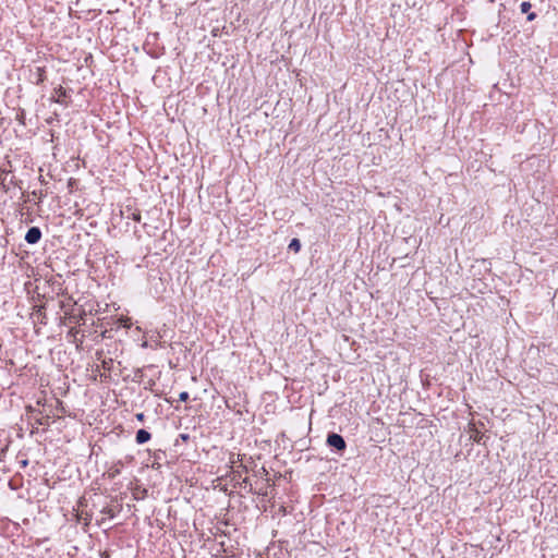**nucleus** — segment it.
<instances>
[{
    "instance_id": "obj_1",
    "label": "nucleus",
    "mask_w": 558,
    "mask_h": 558,
    "mask_svg": "<svg viewBox=\"0 0 558 558\" xmlns=\"http://www.w3.org/2000/svg\"><path fill=\"white\" fill-rule=\"evenodd\" d=\"M326 444L328 447L335 449L340 454H342L347 449V442L344 438L340 434L333 432L327 435Z\"/></svg>"
},
{
    "instance_id": "obj_2",
    "label": "nucleus",
    "mask_w": 558,
    "mask_h": 558,
    "mask_svg": "<svg viewBox=\"0 0 558 558\" xmlns=\"http://www.w3.org/2000/svg\"><path fill=\"white\" fill-rule=\"evenodd\" d=\"M25 241L28 243V244H36L40 241L41 239V230L40 228L38 227H31L26 234H25Z\"/></svg>"
},
{
    "instance_id": "obj_3",
    "label": "nucleus",
    "mask_w": 558,
    "mask_h": 558,
    "mask_svg": "<svg viewBox=\"0 0 558 558\" xmlns=\"http://www.w3.org/2000/svg\"><path fill=\"white\" fill-rule=\"evenodd\" d=\"M54 93L57 95V98L54 99L56 102L61 104L63 106H68V98L70 97L69 90L65 89L62 86H59L54 89Z\"/></svg>"
},
{
    "instance_id": "obj_4",
    "label": "nucleus",
    "mask_w": 558,
    "mask_h": 558,
    "mask_svg": "<svg viewBox=\"0 0 558 558\" xmlns=\"http://www.w3.org/2000/svg\"><path fill=\"white\" fill-rule=\"evenodd\" d=\"M150 438H151V434L146 429L141 428L136 432L135 441L138 445L146 444L147 441L150 440Z\"/></svg>"
},
{
    "instance_id": "obj_5",
    "label": "nucleus",
    "mask_w": 558,
    "mask_h": 558,
    "mask_svg": "<svg viewBox=\"0 0 558 558\" xmlns=\"http://www.w3.org/2000/svg\"><path fill=\"white\" fill-rule=\"evenodd\" d=\"M33 75H34L35 84L40 85L46 80L45 68L38 66Z\"/></svg>"
},
{
    "instance_id": "obj_6",
    "label": "nucleus",
    "mask_w": 558,
    "mask_h": 558,
    "mask_svg": "<svg viewBox=\"0 0 558 558\" xmlns=\"http://www.w3.org/2000/svg\"><path fill=\"white\" fill-rule=\"evenodd\" d=\"M289 250L298 253L301 250V242L299 239L294 238L289 243Z\"/></svg>"
},
{
    "instance_id": "obj_7",
    "label": "nucleus",
    "mask_w": 558,
    "mask_h": 558,
    "mask_svg": "<svg viewBox=\"0 0 558 558\" xmlns=\"http://www.w3.org/2000/svg\"><path fill=\"white\" fill-rule=\"evenodd\" d=\"M112 364H113V360L112 359H108V360H104L101 362V366L105 371H108L110 372L111 371V367H112Z\"/></svg>"
},
{
    "instance_id": "obj_8",
    "label": "nucleus",
    "mask_w": 558,
    "mask_h": 558,
    "mask_svg": "<svg viewBox=\"0 0 558 558\" xmlns=\"http://www.w3.org/2000/svg\"><path fill=\"white\" fill-rule=\"evenodd\" d=\"M532 8V4L529 2V1H523L521 4H520V10L522 13H529V11L531 10Z\"/></svg>"
},
{
    "instance_id": "obj_9",
    "label": "nucleus",
    "mask_w": 558,
    "mask_h": 558,
    "mask_svg": "<svg viewBox=\"0 0 558 558\" xmlns=\"http://www.w3.org/2000/svg\"><path fill=\"white\" fill-rule=\"evenodd\" d=\"M101 513H104V514L108 515V517H109V518H111V519H112V518H114V515H116L114 510H113L112 508H110V507H105V508L101 510Z\"/></svg>"
},
{
    "instance_id": "obj_10",
    "label": "nucleus",
    "mask_w": 558,
    "mask_h": 558,
    "mask_svg": "<svg viewBox=\"0 0 558 558\" xmlns=\"http://www.w3.org/2000/svg\"><path fill=\"white\" fill-rule=\"evenodd\" d=\"M179 440H182L184 442L189 441L190 440V435L189 434H180L179 437L177 438L175 442H174V446H178V442Z\"/></svg>"
},
{
    "instance_id": "obj_11",
    "label": "nucleus",
    "mask_w": 558,
    "mask_h": 558,
    "mask_svg": "<svg viewBox=\"0 0 558 558\" xmlns=\"http://www.w3.org/2000/svg\"><path fill=\"white\" fill-rule=\"evenodd\" d=\"M11 440H8L7 445L0 449V462L3 461L5 454H7V451H8V448H9V445H10Z\"/></svg>"
},
{
    "instance_id": "obj_12",
    "label": "nucleus",
    "mask_w": 558,
    "mask_h": 558,
    "mask_svg": "<svg viewBox=\"0 0 558 558\" xmlns=\"http://www.w3.org/2000/svg\"><path fill=\"white\" fill-rule=\"evenodd\" d=\"M132 220L140 222L141 221V213L138 210H135L129 216Z\"/></svg>"
},
{
    "instance_id": "obj_13",
    "label": "nucleus",
    "mask_w": 558,
    "mask_h": 558,
    "mask_svg": "<svg viewBox=\"0 0 558 558\" xmlns=\"http://www.w3.org/2000/svg\"><path fill=\"white\" fill-rule=\"evenodd\" d=\"M189 398H190V395H189V392H187V391H182V392H180V395H179V400H180L181 402H186V401L189 400Z\"/></svg>"
},
{
    "instance_id": "obj_14",
    "label": "nucleus",
    "mask_w": 558,
    "mask_h": 558,
    "mask_svg": "<svg viewBox=\"0 0 558 558\" xmlns=\"http://www.w3.org/2000/svg\"><path fill=\"white\" fill-rule=\"evenodd\" d=\"M135 417H136V420H137L138 422H142V423H143V422L145 421V414H144L143 412L137 413V414L135 415Z\"/></svg>"
},
{
    "instance_id": "obj_15",
    "label": "nucleus",
    "mask_w": 558,
    "mask_h": 558,
    "mask_svg": "<svg viewBox=\"0 0 558 558\" xmlns=\"http://www.w3.org/2000/svg\"><path fill=\"white\" fill-rule=\"evenodd\" d=\"M527 21H534L536 19V13L535 12H529L527 13Z\"/></svg>"
},
{
    "instance_id": "obj_16",
    "label": "nucleus",
    "mask_w": 558,
    "mask_h": 558,
    "mask_svg": "<svg viewBox=\"0 0 558 558\" xmlns=\"http://www.w3.org/2000/svg\"><path fill=\"white\" fill-rule=\"evenodd\" d=\"M27 464H28V460H23V461H21V465H22V468L27 466Z\"/></svg>"
},
{
    "instance_id": "obj_17",
    "label": "nucleus",
    "mask_w": 558,
    "mask_h": 558,
    "mask_svg": "<svg viewBox=\"0 0 558 558\" xmlns=\"http://www.w3.org/2000/svg\"><path fill=\"white\" fill-rule=\"evenodd\" d=\"M77 332H78V331H77V330H75V329H71V330H70V333H71V335H75V333H77Z\"/></svg>"
},
{
    "instance_id": "obj_18",
    "label": "nucleus",
    "mask_w": 558,
    "mask_h": 558,
    "mask_svg": "<svg viewBox=\"0 0 558 558\" xmlns=\"http://www.w3.org/2000/svg\"><path fill=\"white\" fill-rule=\"evenodd\" d=\"M43 308H44V306H39L38 310H37V313L41 314Z\"/></svg>"
}]
</instances>
